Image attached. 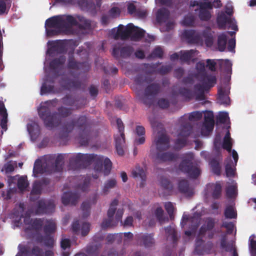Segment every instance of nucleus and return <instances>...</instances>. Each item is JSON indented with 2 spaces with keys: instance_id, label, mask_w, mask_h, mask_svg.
<instances>
[{
  "instance_id": "nucleus-1",
  "label": "nucleus",
  "mask_w": 256,
  "mask_h": 256,
  "mask_svg": "<svg viewBox=\"0 0 256 256\" xmlns=\"http://www.w3.org/2000/svg\"><path fill=\"white\" fill-rule=\"evenodd\" d=\"M76 127L79 130L78 140L82 146H86L94 138L97 136L96 132L92 130L90 123L86 116H80L78 118L72 119L66 122L62 130L59 134V138L68 140V134Z\"/></svg>"
},
{
  "instance_id": "nucleus-2",
  "label": "nucleus",
  "mask_w": 256,
  "mask_h": 256,
  "mask_svg": "<svg viewBox=\"0 0 256 256\" xmlns=\"http://www.w3.org/2000/svg\"><path fill=\"white\" fill-rule=\"evenodd\" d=\"M64 159L68 158V168L72 170H77L80 168H85L87 166L94 162V170L97 172H100L102 170V162L103 158L94 154H83L78 153L70 155L66 154Z\"/></svg>"
},
{
  "instance_id": "nucleus-3",
  "label": "nucleus",
  "mask_w": 256,
  "mask_h": 256,
  "mask_svg": "<svg viewBox=\"0 0 256 256\" xmlns=\"http://www.w3.org/2000/svg\"><path fill=\"white\" fill-rule=\"evenodd\" d=\"M67 154H59L54 160V156H49L47 158L46 162L42 164L41 160L37 159L34 164L33 174L38 176V174L44 172L52 173L60 172L63 170L64 160Z\"/></svg>"
},
{
  "instance_id": "nucleus-4",
  "label": "nucleus",
  "mask_w": 256,
  "mask_h": 256,
  "mask_svg": "<svg viewBox=\"0 0 256 256\" xmlns=\"http://www.w3.org/2000/svg\"><path fill=\"white\" fill-rule=\"evenodd\" d=\"M58 102L57 98L46 101L38 110V115L47 128L52 129L58 126L60 123L57 112L52 113L50 110V107H55Z\"/></svg>"
},
{
  "instance_id": "nucleus-5",
  "label": "nucleus",
  "mask_w": 256,
  "mask_h": 256,
  "mask_svg": "<svg viewBox=\"0 0 256 256\" xmlns=\"http://www.w3.org/2000/svg\"><path fill=\"white\" fill-rule=\"evenodd\" d=\"M155 144L158 151L154 156V160L156 162L160 163L172 161L176 158V156L172 152H162L166 151L170 148V140L166 134H160L158 138L155 140Z\"/></svg>"
},
{
  "instance_id": "nucleus-6",
  "label": "nucleus",
  "mask_w": 256,
  "mask_h": 256,
  "mask_svg": "<svg viewBox=\"0 0 256 256\" xmlns=\"http://www.w3.org/2000/svg\"><path fill=\"white\" fill-rule=\"evenodd\" d=\"M194 154L189 152L183 154L182 160L178 165V170L186 174L191 178H197L201 174L198 164L194 162Z\"/></svg>"
},
{
  "instance_id": "nucleus-7",
  "label": "nucleus",
  "mask_w": 256,
  "mask_h": 256,
  "mask_svg": "<svg viewBox=\"0 0 256 256\" xmlns=\"http://www.w3.org/2000/svg\"><path fill=\"white\" fill-rule=\"evenodd\" d=\"M43 231L44 236L38 234L35 236V240L36 242L42 244L47 248H52L54 246V236L52 234H54L56 230V224L52 219H46L44 220Z\"/></svg>"
},
{
  "instance_id": "nucleus-8",
  "label": "nucleus",
  "mask_w": 256,
  "mask_h": 256,
  "mask_svg": "<svg viewBox=\"0 0 256 256\" xmlns=\"http://www.w3.org/2000/svg\"><path fill=\"white\" fill-rule=\"evenodd\" d=\"M77 25L76 19L71 15L54 16L45 22L46 28H65L66 30H70L74 26Z\"/></svg>"
},
{
  "instance_id": "nucleus-9",
  "label": "nucleus",
  "mask_w": 256,
  "mask_h": 256,
  "mask_svg": "<svg viewBox=\"0 0 256 256\" xmlns=\"http://www.w3.org/2000/svg\"><path fill=\"white\" fill-rule=\"evenodd\" d=\"M118 201L117 199H114L110 203V208L107 212L108 218L103 220L101 226L102 229L108 228L113 227L116 226L119 221H122V218L124 214L123 208H118L116 211L115 219L114 218V214L116 213V206H118Z\"/></svg>"
},
{
  "instance_id": "nucleus-10",
  "label": "nucleus",
  "mask_w": 256,
  "mask_h": 256,
  "mask_svg": "<svg viewBox=\"0 0 256 256\" xmlns=\"http://www.w3.org/2000/svg\"><path fill=\"white\" fill-rule=\"evenodd\" d=\"M186 116H182L179 120L180 126L179 130L178 136L182 137V138H178L175 140L174 148L176 150H180L186 145L187 138L192 131V126L191 124L184 121Z\"/></svg>"
},
{
  "instance_id": "nucleus-11",
  "label": "nucleus",
  "mask_w": 256,
  "mask_h": 256,
  "mask_svg": "<svg viewBox=\"0 0 256 256\" xmlns=\"http://www.w3.org/2000/svg\"><path fill=\"white\" fill-rule=\"evenodd\" d=\"M160 90L161 86L160 84L150 82L145 88L144 95L140 99L144 104L150 107L153 104L155 97Z\"/></svg>"
},
{
  "instance_id": "nucleus-12",
  "label": "nucleus",
  "mask_w": 256,
  "mask_h": 256,
  "mask_svg": "<svg viewBox=\"0 0 256 256\" xmlns=\"http://www.w3.org/2000/svg\"><path fill=\"white\" fill-rule=\"evenodd\" d=\"M116 124L119 134L114 136L116 148L118 154L119 156H122L124 154L122 147L125 144L124 127L122 120L119 118L116 119Z\"/></svg>"
},
{
  "instance_id": "nucleus-13",
  "label": "nucleus",
  "mask_w": 256,
  "mask_h": 256,
  "mask_svg": "<svg viewBox=\"0 0 256 256\" xmlns=\"http://www.w3.org/2000/svg\"><path fill=\"white\" fill-rule=\"evenodd\" d=\"M67 67L68 69L80 70L86 72L90 69V65L88 62H80L76 61L74 57V52H70L68 53Z\"/></svg>"
},
{
  "instance_id": "nucleus-14",
  "label": "nucleus",
  "mask_w": 256,
  "mask_h": 256,
  "mask_svg": "<svg viewBox=\"0 0 256 256\" xmlns=\"http://www.w3.org/2000/svg\"><path fill=\"white\" fill-rule=\"evenodd\" d=\"M55 208V205L52 200H38L37 204L36 213L37 214H49L52 213Z\"/></svg>"
},
{
  "instance_id": "nucleus-15",
  "label": "nucleus",
  "mask_w": 256,
  "mask_h": 256,
  "mask_svg": "<svg viewBox=\"0 0 256 256\" xmlns=\"http://www.w3.org/2000/svg\"><path fill=\"white\" fill-rule=\"evenodd\" d=\"M48 44L49 46L46 53L50 55L64 54L66 51V44L61 40L48 41Z\"/></svg>"
},
{
  "instance_id": "nucleus-16",
  "label": "nucleus",
  "mask_w": 256,
  "mask_h": 256,
  "mask_svg": "<svg viewBox=\"0 0 256 256\" xmlns=\"http://www.w3.org/2000/svg\"><path fill=\"white\" fill-rule=\"evenodd\" d=\"M54 78L46 76L44 78V82L42 84L40 88V94L43 95L46 94H58L59 91L54 88Z\"/></svg>"
},
{
  "instance_id": "nucleus-17",
  "label": "nucleus",
  "mask_w": 256,
  "mask_h": 256,
  "mask_svg": "<svg viewBox=\"0 0 256 256\" xmlns=\"http://www.w3.org/2000/svg\"><path fill=\"white\" fill-rule=\"evenodd\" d=\"M134 50L133 48L130 46L121 48L114 46L113 48L112 54L116 58L120 57L126 58H129L133 53Z\"/></svg>"
},
{
  "instance_id": "nucleus-18",
  "label": "nucleus",
  "mask_w": 256,
  "mask_h": 256,
  "mask_svg": "<svg viewBox=\"0 0 256 256\" xmlns=\"http://www.w3.org/2000/svg\"><path fill=\"white\" fill-rule=\"evenodd\" d=\"M130 24H128L126 27L122 24H120L116 30L115 28L113 29L112 32H116L114 34V38L115 40L119 38L122 40H126L130 38Z\"/></svg>"
},
{
  "instance_id": "nucleus-19",
  "label": "nucleus",
  "mask_w": 256,
  "mask_h": 256,
  "mask_svg": "<svg viewBox=\"0 0 256 256\" xmlns=\"http://www.w3.org/2000/svg\"><path fill=\"white\" fill-rule=\"evenodd\" d=\"M44 218H36L32 222L31 226H29L24 228V232L28 234H30L32 230L36 232L34 236L32 237L35 238V236L40 234V232L42 230V226L44 224Z\"/></svg>"
},
{
  "instance_id": "nucleus-20",
  "label": "nucleus",
  "mask_w": 256,
  "mask_h": 256,
  "mask_svg": "<svg viewBox=\"0 0 256 256\" xmlns=\"http://www.w3.org/2000/svg\"><path fill=\"white\" fill-rule=\"evenodd\" d=\"M80 197V196L78 192H66L62 197V202L64 206H67L69 204L72 206H76Z\"/></svg>"
},
{
  "instance_id": "nucleus-21",
  "label": "nucleus",
  "mask_w": 256,
  "mask_h": 256,
  "mask_svg": "<svg viewBox=\"0 0 256 256\" xmlns=\"http://www.w3.org/2000/svg\"><path fill=\"white\" fill-rule=\"evenodd\" d=\"M212 246L211 242L206 243L202 238H198L196 240L194 250L198 254H203L207 250L210 249Z\"/></svg>"
},
{
  "instance_id": "nucleus-22",
  "label": "nucleus",
  "mask_w": 256,
  "mask_h": 256,
  "mask_svg": "<svg viewBox=\"0 0 256 256\" xmlns=\"http://www.w3.org/2000/svg\"><path fill=\"white\" fill-rule=\"evenodd\" d=\"M182 36L190 44H198L201 40L200 35L193 30H185Z\"/></svg>"
},
{
  "instance_id": "nucleus-23",
  "label": "nucleus",
  "mask_w": 256,
  "mask_h": 256,
  "mask_svg": "<svg viewBox=\"0 0 256 256\" xmlns=\"http://www.w3.org/2000/svg\"><path fill=\"white\" fill-rule=\"evenodd\" d=\"M196 78L209 89L213 87L216 82V76L207 72Z\"/></svg>"
},
{
  "instance_id": "nucleus-24",
  "label": "nucleus",
  "mask_w": 256,
  "mask_h": 256,
  "mask_svg": "<svg viewBox=\"0 0 256 256\" xmlns=\"http://www.w3.org/2000/svg\"><path fill=\"white\" fill-rule=\"evenodd\" d=\"M65 62V56H60L58 58L53 59L50 62V68L52 71L55 72H58L62 70Z\"/></svg>"
},
{
  "instance_id": "nucleus-25",
  "label": "nucleus",
  "mask_w": 256,
  "mask_h": 256,
  "mask_svg": "<svg viewBox=\"0 0 256 256\" xmlns=\"http://www.w3.org/2000/svg\"><path fill=\"white\" fill-rule=\"evenodd\" d=\"M137 240L146 248L152 247L154 244V240L151 234H140L136 236Z\"/></svg>"
},
{
  "instance_id": "nucleus-26",
  "label": "nucleus",
  "mask_w": 256,
  "mask_h": 256,
  "mask_svg": "<svg viewBox=\"0 0 256 256\" xmlns=\"http://www.w3.org/2000/svg\"><path fill=\"white\" fill-rule=\"evenodd\" d=\"M130 38L132 40L138 41L144 36L145 31L132 24H130Z\"/></svg>"
},
{
  "instance_id": "nucleus-27",
  "label": "nucleus",
  "mask_w": 256,
  "mask_h": 256,
  "mask_svg": "<svg viewBox=\"0 0 256 256\" xmlns=\"http://www.w3.org/2000/svg\"><path fill=\"white\" fill-rule=\"evenodd\" d=\"M229 92L225 88H219L218 89V103L225 106H229L230 103V98L228 96Z\"/></svg>"
},
{
  "instance_id": "nucleus-28",
  "label": "nucleus",
  "mask_w": 256,
  "mask_h": 256,
  "mask_svg": "<svg viewBox=\"0 0 256 256\" xmlns=\"http://www.w3.org/2000/svg\"><path fill=\"white\" fill-rule=\"evenodd\" d=\"M157 66L156 64H146L145 67L146 68H150V70L148 71V73L151 74L157 72L161 74H166L172 70V67L170 66H162L157 70V72H155Z\"/></svg>"
},
{
  "instance_id": "nucleus-29",
  "label": "nucleus",
  "mask_w": 256,
  "mask_h": 256,
  "mask_svg": "<svg viewBox=\"0 0 256 256\" xmlns=\"http://www.w3.org/2000/svg\"><path fill=\"white\" fill-rule=\"evenodd\" d=\"M178 190L186 196H191L194 194V190L190 187L188 182L186 180H180L178 184Z\"/></svg>"
},
{
  "instance_id": "nucleus-30",
  "label": "nucleus",
  "mask_w": 256,
  "mask_h": 256,
  "mask_svg": "<svg viewBox=\"0 0 256 256\" xmlns=\"http://www.w3.org/2000/svg\"><path fill=\"white\" fill-rule=\"evenodd\" d=\"M160 184L162 190L163 196L170 195L172 192L173 186L170 180L164 176H162L160 179Z\"/></svg>"
},
{
  "instance_id": "nucleus-31",
  "label": "nucleus",
  "mask_w": 256,
  "mask_h": 256,
  "mask_svg": "<svg viewBox=\"0 0 256 256\" xmlns=\"http://www.w3.org/2000/svg\"><path fill=\"white\" fill-rule=\"evenodd\" d=\"M146 72V74H138L134 78L135 83L138 86H144L146 84H150L154 81V79Z\"/></svg>"
},
{
  "instance_id": "nucleus-32",
  "label": "nucleus",
  "mask_w": 256,
  "mask_h": 256,
  "mask_svg": "<svg viewBox=\"0 0 256 256\" xmlns=\"http://www.w3.org/2000/svg\"><path fill=\"white\" fill-rule=\"evenodd\" d=\"M78 4L82 10H86L92 14H96V5L93 2L88 0H80Z\"/></svg>"
},
{
  "instance_id": "nucleus-33",
  "label": "nucleus",
  "mask_w": 256,
  "mask_h": 256,
  "mask_svg": "<svg viewBox=\"0 0 256 256\" xmlns=\"http://www.w3.org/2000/svg\"><path fill=\"white\" fill-rule=\"evenodd\" d=\"M62 103L66 106H74V110H78L80 108V106L76 104V102L78 101L77 98L73 96L70 94H66L64 97L62 98Z\"/></svg>"
},
{
  "instance_id": "nucleus-34",
  "label": "nucleus",
  "mask_w": 256,
  "mask_h": 256,
  "mask_svg": "<svg viewBox=\"0 0 256 256\" xmlns=\"http://www.w3.org/2000/svg\"><path fill=\"white\" fill-rule=\"evenodd\" d=\"M208 186L212 190V196L214 200L220 198L222 194V187L220 182L209 184Z\"/></svg>"
},
{
  "instance_id": "nucleus-35",
  "label": "nucleus",
  "mask_w": 256,
  "mask_h": 256,
  "mask_svg": "<svg viewBox=\"0 0 256 256\" xmlns=\"http://www.w3.org/2000/svg\"><path fill=\"white\" fill-rule=\"evenodd\" d=\"M136 132L137 136H139L140 138H136L134 141V144L135 145L142 144L144 143L145 138V128L142 126H138L136 128Z\"/></svg>"
},
{
  "instance_id": "nucleus-36",
  "label": "nucleus",
  "mask_w": 256,
  "mask_h": 256,
  "mask_svg": "<svg viewBox=\"0 0 256 256\" xmlns=\"http://www.w3.org/2000/svg\"><path fill=\"white\" fill-rule=\"evenodd\" d=\"M170 12L166 8L159 9L156 14V20L158 23L166 22L170 17Z\"/></svg>"
},
{
  "instance_id": "nucleus-37",
  "label": "nucleus",
  "mask_w": 256,
  "mask_h": 256,
  "mask_svg": "<svg viewBox=\"0 0 256 256\" xmlns=\"http://www.w3.org/2000/svg\"><path fill=\"white\" fill-rule=\"evenodd\" d=\"M0 115L2 116L0 126L3 130H7L8 113L2 102L0 101Z\"/></svg>"
},
{
  "instance_id": "nucleus-38",
  "label": "nucleus",
  "mask_w": 256,
  "mask_h": 256,
  "mask_svg": "<svg viewBox=\"0 0 256 256\" xmlns=\"http://www.w3.org/2000/svg\"><path fill=\"white\" fill-rule=\"evenodd\" d=\"M197 50H180V60L182 62H188L194 56Z\"/></svg>"
},
{
  "instance_id": "nucleus-39",
  "label": "nucleus",
  "mask_w": 256,
  "mask_h": 256,
  "mask_svg": "<svg viewBox=\"0 0 256 256\" xmlns=\"http://www.w3.org/2000/svg\"><path fill=\"white\" fill-rule=\"evenodd\" d=\"M76 18L78 21L81 22L80 24H78V25L76 26H78L80 29L84 30H90L91 29L92 21L80 15H78Z\"/></svg>"
},
{
  "instance_id": "nucleus-40",
  "label": "nucleus",
  "mask_w": 256,
  "mask_h": 256,
  "mask_svg": "<svg viewBox=\"0 0 256 256\" xmlns=\"http://www.w3.org/2000/svg\"><path fill=\"white\" fill-rule=\"evenodd\" d=\"M232 20L228 18L224 12H222L217 17V23L220 28H225L226 24H230Z\"/></svg>"
},
{
  "instance_id": "nucleus-41",
  "label": "nucleus",
  "mask_w": 256,
  "mask_h": 256,
  "mask_svg": "<svg viewBox=\"0 0 256 256\" xmlns=\"http://www.w3.org/2000/svg\"><path fill=\"white\" fill-rule=\"evenodd\" d=\"M202 36L204 38L206 44L210 46L214 43V37L210 28H208L202 32Z\"/></svg>"
},
{
  "instance_id": "nucleus-42",
  "label": "nucleus",
  "mask_w": 256,
  "mask_h": 256,
  "mask_svg": "<svg viewBox=\"0 0 256 256\" xmlns=\"http://www.w3.org/2000/svg\"><path fill=\"white\" fill-rule=\"evenodd\" d=\"M228 37L226 33H222L218 37V48L220 52H224L226 48Z\"/></svg>"
},
{
  "instance_id": "nucleus-43",
  "label": "nucleus",
  "mask_w": 256,
  "mask_h": 256,
  "mask_svg": "<svg viewBox=\"0 0 256 256\" xmlns=\"http://www.w3.org/2000/svg\"><path fill=\"white\" fill-rule=\"evenodd\" d=\"M178 93L186 100H192L194 96V92L192 90L184 87L179 88Z\"/></svg>"
},
{
  "instance_id": "nucleus-44",
  "label": "nucleus",
  "mask_w": 256,
  "mask_h": 256,
  "mask_svg": "<svg viewBox=\"0 0 256 256\" xmlns=\"http://www.w3.org/2000/svg\"><path fill=\"white\" fill-rule=\"evenodd\" d=\"M248 248L251 256H256V236L254 234L249 238Z\"/></svg>"
},
{
  "instance_id": "nucleus-45",
  "label": "nucleus",
  "mask_w": 256,
  "mask_h": 256,
  "mask_svg": "<svg viewBox=\"0 0 256 256\" xmlns=\"http://www.w3.org/2000/svg\"><path fill=\"white\" fill-rule=\"evenodd\" d=\"M132 174L134 178H140L142 181L144 182L146 179V172L142 168L136 166L135 170L132 172Z\"/></svg>"
},
{
  "instance_id": "nucleus-46",
  "label": "nucleus",
  "mask_w": 256,
  "mask_h": 256,
  "mask_svg": "<svg viewBox=\"0 0 256 256\" xmlns=\"http://www.w3.org/2000/svg\"><path fill=\"white\" fill-rule=\"evenodd\" d=\"M74 110V108H72L61 106L58 108V113L57 112V114L62 118H66L71 115Z\"/></svg>"
},
{
  "instance_id": "nucleus-47",
  "label": "nucleus",
  "mask_w": 256,
  "mask_h": 256,
  "mask_svg": "<svg viewBox=\"0 0 256 256\" xmlns=\"http://www.w3.org/2000/svg\"><path fill=\"white\" fill-rule=\"evenodd\" d=\"M234 166L233 162L231 158H230L226 160V164L225 166L226 174L227 177L233 176L234 174V170L232 168Z\"/></svg>"
},
{
  "instance_id": "nucleus-48",
  "label": "nucleus",
  "mask_w": 256,
  "mask_h": 256,
  "mask_svg": "<svg viewBox=\"0 0 256 256\" xmlns=\"http://www.w3.org/2000/svg\"><path fill=\"white\" fill-rule=\"evenodd\" d=\"M196 72L194 75V77L196 78H197L207 72L206 70L205 64L202 61H200L196 63Z\"/></svg>"
},
{
  "instance_id": "nucleus-49",
  "label": "nucleus",
  "mask_w": 256,
  "mask_h": 256,
  "mask_svg": "<svg viewBox=\"0 0 256 256\" xmlns=\"http://www.w3.org/2000/svg\"><path fill=\"white\" fill-rule=\"evenodd\" d=\"M184 116H186L184 121L188 122H190L188 120L191 122L198 120L202 118V114L199 112H193L190 113L188 116L186 114H184Z\"/></svg>"
},
{
  "instance_id": "nucleus-50",
  "label": "nucleus",
  "mask_w": 256,
  "mask_h": 256,
  "mask_svg": "<svg viewBox=\"0 0 256 256\" xmlns=\"http://www.w3.org/2000/svg\"><path fill=\"white\" fill-rule=\"evenodd\" d=\"M46 28V34L48 37H52L55 36H58L62 32H69L70 30H66L65 28Z\"/></svg>"
},
{
  "instance_id": "nucleus-51",
  "label": "nucleus",
  "mask_w": 256,
  "mask_h": 256,
  "mask_svg": "<svg viewBox=\"0 0 256 256\" xmlns=\"http://www.w3.org/2000/svg\"><path fill=\"white\" fill-rule=\"evenodd\" d=\"M81 82L78 80H68L66 84V88L68 89H78L81 86Z\"/></svg>"
},
{
  "instance_id": "nucleus-52",
  "label": "nucleus",
  "mask_w": 256,
  "mask_h": 256,
  "mask_svg": "<svg viewBox=\"0 0 256 256\" xmlns=\"http://www.w3.org/2000/svg\"><path fill=\"white\" fill-rule=\"evenodd\" d=\"M154 215L160 223H163L166 220V218L164 216V211L161 207H158L154 211ZM168 220V218H166Z\"/></svg>"
},
{
  "instance_id": "nucleus-53",
  "label": "nucleus",
  "mask_w": 256,
  "mask_h": 256,
  "mask_svg": "<svg viewBox=\"0 0 256 256\" xmlns=\"http://www.w3.org/2000/svg\"><path fill=\"white\" fill-rule=\"evenodd\" d=\"M28 182L26 176H22L18 180L17 186L19 190H24L28 186Z\"/></svg>"
},
{
  "instance_id": "nucleus-54",
  "label": "nucleus",
  "mask_w": 256,
  "mask_h": 256,
  "mask_svg": "<svg viewBox=\"0 0 256 256\" xmlns=\"http://www.w3.org/2000/svg\"><path fill=\"white\" fill-rule=\"evenodd\" d=\"M210 164L212 172L220 176L221 172V168L218 162L216 159H212L210 161Z\"/></svg>"
},
{
  "instance_id": "nucleus-55",
  "label": "nucleus",
  "mask_w": 256,
  "mask_h": 256,
  "mask_svg": "<svg viewBox=\"0 0 256 256\" xmlns=\"http://www.w3.org/2000/svg\"><path fill=\"white\" fill-rule=\"evenodd\" d=\"M104 158L102 156H100ZM104 162V173L105 176L108 175L112 169V162L108 158H103L102 164Z\"/></svg>"
},
{
  "instance_id": "nucleus-56",
  "label": "nucleus",
  "mask_w": 256,
  "mask_h": 256,
  "mask_svg": "<svg viewBox=\"0 0 256 256\" xmlns=\"http://www.w3.org/2000/svg\"><path fill=\"white\" fill-rule=\"evenodd\" d=\"M211 14L207 10H200L198 14L200 19L202 21H208L211 18Z\"/></svg>"
},
{
  "instance_id": "nucleus-57",
  "label": "nucleus",
  "mask_w": 256,
  "mask_h": 256,
  "mask_svg": "<svg viewBox=\"0 0 256 256\" xmlns=\"http://www.w3.org/2000/svg\"><path fill=\"white\" fill-rule=\"evenodd\" d=\"M164 54L162 49L159 46L156 47L150 54L152 58H162Z\"/></svg>"
},
{
  "instance_id": "nucleus-58",
  "label": "nucleus",
  "mask_w": 256,
  "mask_h": 256,
  "mask_svg": "<svg viewBox=\"0 0 256 256\" xmlns=\"http://www.w3.org/2000/svg\"><path fill=\"white\" fill-rule=\"evenodd\" d=\"M42 188L40 182H35L30 192V200H32V195H39L41 194Z\"/></svg>"
},
{
  "instance_id": "nucleus-59",
  "label": "nucleus",
  "mask_w": 256,
  "mask_h": 256,
  "mask_svg": "<svg viewBox=\"0 0 256 256\" xmlns=\"http://www.w3.org/2000/svg\"><path fill=\"white\" fill-rule=\"evenodd\" d=\"M116 184V181L114 179H110L106 181L103 188V192L106 194L109 189L114 188Z\"/></svg>"
},
{
  "instance_id": "nucleus-60",
  "label": "nucleus",
  "mask_w": 256,
  "mask_h": 256,
  "mask_svg": "<svg viewBox=\"0 0 256 256\" xmlns=\"http://www.w3.org/2000/svg\"><path fill=\"white\" fill-rule=\"evenodd\" d=\"M224 216L227 218H234L236 216V213L234 211L233 208L229 206L225 210Z\"/></svg>"
},
{
  "instance_id": "nucleus-61",
  "label": "nucleus",
  "mask_w": 256,
  "mask_h": 256,
  "mask_svg": "<svg viewBox=\"0 0 256 256\" xmlns=\"http://www.w3.org/2000/svg\"><path fill=\"white\" fill-rule=\"evenodd\" d=\"M90 204L88 202H84L81 206V208L83 212V217L87 218L90 213Z\"/></svg>"
},
{
  "instance_id": "nucleus-62",
  "label": "nucleus",
  "mask_w": 256,
  "mask_h": 256,
  "mask_svg": "<svg viewBox=\"0 0 256 256\" xmlns=\"http://www.w3.org/2000/svg\"><path fill=\"white\" fill-rule=\"evenodd\" d=\"M116 240H118V242H121L122 240V234H109L106 238V240L108 243H112Z\"/></svg>"
},
{
  "instance_id": "nucleus-63",
  "label": "nucleus",
  "mask_w": 256,
  "mask_h": 256,
  "mask_svg": "<svg viewBox=\"0 0 256 256\" xmlns=\"http://www.w3.org/2000/svg\"><path fill=\"white\" fill-rule=\"evenodd\" d=\"M236 186L234 185H230L226 188V192L227 197L228 198H233L236 194Z\"/></svg>"
},
{
  "instance_id": "nucleus-64",
  "label": "nucleus",
  "mask_w": 256,
  "mask_h": 256,
  "mask_svg": "<svg viewBox=\"0 0 256 256\" xmlns=\"http://www.w3.org/2000/svg\"><path fill=\"white\" fill-rule=\"evenodd\" d=\"M164 208L167 212L168 214L170 219H172L174 218V206L171 202H167L164 204Z\"/></svg>"
}]
</instances>
